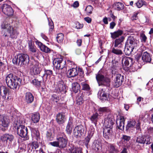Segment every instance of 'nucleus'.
<instances>
[{
  "mask_svg": "<svg viewBox=\"0 0 153 153\" xmlns=\"http://www.w3.org/2000/svg\"><path fill=\"white\" fill-rule=\"evenodd\" d=\"M1 10L3 13L8 16H12L13 13L12 8L10 6L7 4H4L1 6Z\"/></svg>",
  "mask_w": 153,
  "mask_h": 153,
  "instance_id": "ddd939ff",
  "label": "nucleus"
},
{
  "mask_svg": "<svg viewBox=\"0 0 153 153\" xmlns=\"http://www.w3.org/2000/svg\"><path fill=\"white\" fill-rule=\"evenodd\" d=\"M1 27L3 29L1 31L2 34L5 39H7L9 36L12 39H16L19 34L17 30L7 21L2 22Z\"/></svg>",
  "mask_w": 153,
  "mask_h": 153,
  "instance_id": "f257e3e1",
  "label": "nucleus"
},
{
  "mask_svg": "<svg viewBox=\"0 0 153 153\" xmlns=\"http://www.w3.org/2000/svg\"><path fill=\"white\" fill-rule=\"evenodd\" d=\"M56 140V141L50 142L49 144L53 146L60 149H63L66 147L68 142V139L64 133L58 134L57 136Z\"/></svg>",
  "mask_w": 153,
  "mask_h": 153,
  "instance_id": "f03ea898",
  "label": "nucleus"
},
{
  "mask_svg": "<svg viewBox=\"0 0 153 153\" xmlns=\"http://www.w3.org/2000/svg\"><path fill=\"white\" fill-rule=\"evenodd\" d=\"M134 49V48L130 46L129 44L126 43L124 51L126 55L129 56Z\"/></svg>",
  "mask_w": 153,
  "mask_h": 153,
  "instance_id": "c85d7f7f",
  "label": "nucleus"
},
{
  "mask_svg": "<svg viewBox=\"0 0 153 153\" xmlns=\"http://www.w3.org/2000/svg\"><path fill=\"white\" fill-rule=\"evenodd\" d=\"M17 77L16 76L13 74H8L6 77L5 81L6 83L11 81L12 79H15Z\"/></svg>",
  "mask_w": 153,
  "mask_h": 153,
  "instance_id": "ea45409f",
  "label": "nucleus"
},
{
  "mask_svg": "<svg viewBox=\"0 0 153 153\" xmlns=\"http://www.w3.org/2000/svg\"><path fill=\"white\" fill-rule=\"evenodd\" d=\"M96 79L99 86L103 85L106 87L110 86V79L103 75L98 73L96 75Z\"/></svg>",
  "mask_w": 153,
  "mask_h": 153,
  "instance_id": "423d86ee",
  "label": "nucleus"
},
{
  "mask_svg": "<svg viewBox=\"0 0 153 153\" xmlns=\"http://www.w3.org/2000/svg\"><path fill=\"white\" fill-rule=\"evenodd\" d=\"M145 137L143 136H139L137 138L136 142L140 144H144Z\"/></svg>",
  "mask_w": 153,
  "mask_h": 153,
  "instance_id": "3c124183",
  "label": "nucleus"
},
{
  "mask_svg": "<svg viewBox=\"0 0 153 153\" xmlns=\"http://www.w3.org/2000/svg\"><path fill=\"white\" fill-rule=\"evenodd\" d=\"M79 6V3L78 1H75L73 4L72 5V6H73L74 7L76 8L77 7Z\"/></svg>",
  "mask_w": 153,
  "mask_h": 153,
  "instance_id": "338daca9",
  "label": "nucleus"
},
{
  "mask_svg": "<svg viewBox=\"0 0 153 153\" xmlns=\"http://www.w3.org/2000/svg\"><path fill=\"white\" fill-rule=\"evenodd\" d=\"M53 64L56 69H62L65 67V62L62 58H57L54 59Z\"/></svg>",
  "mask_w": 153,
  "mask_h": 153,
  "instance_id": "9d476101",
  "label": "nucleus"
},
{
  "mask_svg": "<svg viewBox=\"0 0 153 153\" xmlns=\"http://www.w3.org/2000/svg\"><path fill=\"white\" fill-rule=\"evenodd\" d=\"M111 70H112V74H115L117 71L118 67L117 64L116 63H113L111 65Z\"/></svg>",
  "mask_w": 153,
  "mask_h": 153,
  "instance_id": "a18cd8bd",
  "label": "nucleus"
},
{
  "mask_svg": "<svg viewBox=\"0 0 153 153\" xmlns=\"http://www.w3.org/2000/svg\"><path fill=\"white\" fill-rule=\"evenodd\" d=\"M138 14V12H136L134 13L133 16L131 17V19L132 20H136L137 19V15Z\"/></svg>",
  "mask_w": 153,
  "mask_h": 153,
  "instance_id": "052dcab7",
  "label": "nucleus"
},
{
  "mask_svg": "<svg viewBox=\"0 0 153 153\" xmlns=\"http://www.w3.org/2000/svg\"><path fill=\"white\" fill-rule=\"evenodd\" d=\"M102 143L98 140H94L92 144V149L96 152H98L101 150L102 147Z\"/></svg>",
  "mask_w": 153,
  "mask_h": 153,
  "instance_id": "4be33fe9",
  "label": "nucleus"
},
{
  "mask_svg": "<svg viewBox=\"0 0 153 153\" xmlns=\"http://www.w3.org/2000/svg\"><path fill=\"white\" fill-rule=\"evenodd\" d=\"M147 130L149 133L153 134V127L149 126L147 128Z\"/></svg>",
  "mask_w": 153,
  "mask_h": 153,
  "instance_id": "774afa93",
  "label": "nucleus"
},
{
  "mask_svg": "<svg viewBox=\"0 0 153 153\" xmlns=\"http://www.w3.org/2000/svg\"><path fill=\"white\" fill-rule=\"evenodd\" d=\"M64 35L62 33L58 34L56 37L57 42L59 43L62 42L64 39Z\"/></svg>",
  "mask_w": 153,
  "mask_h": 153,
  "instance_id": "8fccbe9b",
  "label": "nucleus"
},
{
  "mask_svg": "<svg viewBox=\"0 0 153 153\" xmlns=\"http://www.w3.org/2000/svg\"><path fill=\"white\" fill-rule=\"evenodd\" d=\"M52 74L53 71L52 70L45 69L44 74H43V76L44 77H45L46 79H47L48 78H50Z\"/></svg>",
  "mask_w": 153,
  "mask_h": 153,
  "instance_id": "58836bf2",
  "label": "nucleus"
},
{
  "mask_svg": "<svg viewBox=\"0 0 153 153\" xmlns=\"http://www.w3.org/2000/svg\"><path fill=\"white\" fill-rule=\"evenodd\" d=\"M1 139L3 142L6 143V145L9 146L14 140L15 137L12 134H5L1 136Z\"/></svg>",
  "mask_w": 153,
  "mask_h": 153,
  "instance_id": "1a4fd4ad",
  "label": "nucleus"
},
{
  "mask_svg": "<svg viewBox=\"0 0 153 153\" xmlns=\"http://www.w3.org/2000/svg\"><path fill=\"white\" fill-rule=\"evenodd\" d=\"M136 122L134 120H130L128 122L127 125L126 126V129L127 131H130L133 130L135 128Z\"/></svg>",
  "mask_w": 153,
  "mask_h": 153,
  "instance_id": "cd10ccee",
  "label": "nucleus"
},
{
  "mask_svg": "<svg viewBox=\"0 0 153 153\" xmlns=\"http://www.w3.org/2000/svg\"><path fill=\"white\" fill-rule=\"evenodd\" d=\"M116 79L114 81V86L116 87H119L122 84L123 81V76L119 74H116Z\"/></svg>",
  "mask_w": 153,
  "mask_h": 153,
  "instance_id": "aec40b11",
  "label": "nucleus"
},
{
  "mask_svg": "<svg viewBox=\"0 0 153 153\" xmlns=\"http://www.w3.org/2000/svg\"><path fill=\"white\" fill-rule=\"evenodd\" d=\"M22 81L21 79L19 77L12 79L11 81L6 83L8 87L10 88L14 89L19 87Z\"/></svg>",
  "mask_w": 153,
  "mask_h": 153,
  "instance_id": "f8f14e48",
  "label": "nucleus"
},
{
  "mask_svg": "<svg viewBox=\"0 0 153 153\" xmlns=\"http://www.w3.org/2000/svg\"><path fill=\"white\" fill-rule=\"evenodd\" d=\"M17 77L16 76L13 74H8L6 77L5 81L6 83L11 81L12 79H15Z\"/></svg>",
  "mask_w": 153,
  "mask_h": 153,
  "instance_id": "a19ab883",
  "label": "nucleus"
},
{
  "mask_svg": "<svg viewBox=\"0 0 153 153\" xmlns=\"http://www.w3.org/2000/svg\"><path fill=\"white\" fill-rule=\"evenodd\" d=\"M25 101L27 104L32 103L34 99L33 95L30 92H27L25 94Z\"/></svg>",
  "mask_w": 153,
  "mask_h": 153,
  "instance_id": "b1692460",
  "label": "nucleus"
},
{
  "mask_svg": "<svg viewBox=\"0 0 153 153\" xmlns=\"http://www.w3.org/2000/svg\"><path fill=\"white\" fill-rule=\"evenodd\" d=\"M99 114L97 113H96L93 114L90 118V120L91 122L94 123L95 125L97 124L98 120V119Z\"/></svg>",
  "mask_w": 153,
  "mask_h": 153,
  "instance_id": "4c0bfd02",
  "label": "nucleus"
},
{
  "mask_svg": "<svg viewBox=\"0 0 153 153\" xmlns=\"http://www.w3.org/2000/svg\"><path fill=\"white\" fill-rule=\"evenodd\" d=\"M70 153H83L82 149L73 146L68 149Z\"/></svg>",
  "mask_w": 153,
  "mask_h": 153,
  "instance_id": "473e14b6",
  "label": "nucleus"
},
{
  "mask_svg": "<svg viewBox=\"0 0 153 153\" xmlns=\"http://www.w3.org/2000/svg\"><path fill=\"white\" fill-rule=\"evenodd\" d=\"M41 70L40 64L39 62H36L32 67L30 72L32 75H36L39 74Z\"/></svg>",
  "mask_w": 153,
  "mask_h": 153,
  "instance_id": "2eb2a0df",
  "label": "nucleus"
},
{
  "mask_svg": "<svg viewBox=\"0 0 153 153\" xmlns=\"http://www.w3.org/2000/svg\"><path fill=\"white\" fill-rule=\"evenodd\" d=\"M31 131L32 134L34 137H35L37 140L39 139L40 134L37 128H32L31 129Z\"/></svg>",
  "mask_w": 153,
  "mask_h": 153,
  "instance_id": "e433bc0d",
  "label": "nucleus"
},
{
  "mask_svg": "<svg viewBox=\"0 0 153 153\" xmlns=\"http://www.w3.org/2000/svg\"><path fill=\"white\" fill-rule=\"evenodd\" d=\"M30 61L29 56L27 54L20 53L15 56L13 59V64L25 66L28 64Z\"/></svg>",
  "mask_w": 153,
  "mask_h": 153,
  "instance_id": "20e7f679",
  "label": "nucleus"
},
{
  "mask_svg": "<svg viewBox=\"0 0 153 153\" xmlns=\"http://www.w3.org/2000/svg\"><path fill=\"white\" fill-rule=\"evenodd\" d=\"M36 45H38V47L40 48V50L46 53H50L51 50L47 46L43 45L42 42L38 41H36L35 42Z\"/></svg>",
  "mask_w": 153,
  "mask_h": 153,
  "instance_id": "6ab92c4d",
  "label": "nucleus"
},
{
  "mask_svg": "<svg viewBox=\"0 0 153 153\" xmlns=\"http://www.w3.org/2000/svg\"><path fill=\"white\" fill-rule=\"evenodd\" d=\"M113 7L118 10H121L124 8L123 4L121 2H117L115 3L113 5Z\"/></svg>",
  "mask_w": 153,
  "mask_h": 153,
  "instance_id": "c9c22d12",
  "label": "nucleus"
},
{
  "mask_svg": "<svg viewBox=\"0 0 153 153\" xmlns=\"http://www.w3.org/2000/svg\"><path fill=\"white\" fill-rule=\"evenodd\" d=\"M94 128L92 126H90L88 132V135L92 136L94 134Z\"/></svg>",
  "mask_w": 153,
  "mask_h": 153,
  "instance_id": "864d4df0",
  "label": "nucleus"
},
{
  "mask_svg": "<svg viewBox=\"0 0 153 153\" xmlns=\"http://www.w3.org/2000/svg\"><path fill=\"white\" fill-rule=\"evenodd\" d=\"M71 126H67L66 128V131L68 134H70L71 133Z\"/></svg>",
  "mask_w": 153,
  "mask_h": 153,
  "instance_id": "e2e57ef3",
  "label": "nucleus"
},
{
  "mask_svg": "<svg viewBox=\"0 0 153 153\" xmlns=\"http://www.w3.org/2000/svg\"><path fill=\"white\" fill-rule=\"evenodd\" d=\"M46 137L48 140H52L54 137L53 131L50 129L48 130L46 132Z\"/></svg>",
  "mask_w": 153,
  "mask_h": 153,
  "instance_id": "c756f323",
  "label": "nucleus"
},
{
  "mask_svg": "<svg viewBox=\"0 0 153 153\" xmlns=\"http://www.w3.org/2000/svg\"><path fill=\"white\" fill-rule=\"evenodd\" d=\"M48 25L50 27V30H52L54 28L53 22L51 19V21H50L48 18Z\"/></svg>",
  "mask_w": 153,
  "mask_h": 153,
  "instance_id": "13d9d810",
  "label": "nucleus"
},
{
  "mask_svg": "<svg viewBox=\"0 0 153 153\" xmlns=\"http://www.w3.org/2000/svg\"><path fill=\"white\" fill-rule=\"evenodd\" d=\"M138 41L131 36L128 37L126 43L129 44V45L133 48H136L137 44Z\"/></svg>",
  "mask_w": 153,
  "mask_h": 153,
  "instance_id": "f3484780",
  "label": "nucleus"
},
{
  "mask_svg": "<svg viewBox=\"0 0 153 153\" xmlns=\"http://www.w3.org/2000/svg\"><path fill=\"white\" fill-rule=\"evenodd\" d=\"M111 51L112 53L117 56H121L123 54L121 48H119L117 47H114L112 48Z\"/></svg>",
  "mask_w": 153,
  "mask_h": 153,
  "instance_id": "7c9ffc66",
  "label": "nucleus"
},
{
  "mask_svg": "<svg viewBox=\"0 0 153 153\" xmlns=\"http://www.w3.org/2000/svg\"><path fill=\"white\" fill-rule=\"evenodd\" d=\"M142 59L144 62H150L153 64V62L151 61V56L150 54L147 52H145L142 54Z\"/></svg>",
  "mask_w": 153,
  "mask_h": 153,
  "instance_id": "bb28decb",
  "label": "nucleus"
},
{
  "mask_svg": "<svg viewBox=\"0 0 153 153\" xmlns=\"http://www.w3.org/2000/svg\"><path fill=\"white\" fill-rule=\"evenodd\" d=\"M65 113L63 112H60L56 116V120L59 124L63 123L65 121Z\"/></svg>",
  "mask_w": 153,
  "mask_h": 153,
  "instance_id": "412c9836",
  "label": "nucleus"
},
{
  "mask_svg": "<svg viewBox=\"0 0 153 153\" xmlns=\"http://www.w3.org/2000/svg\"><path fill=\"white\" fill-rule=\"evenodd\" d=\"M43 81V76H38L37 77L31 81V83L36 87H39L42 81Z\"/></svg>",
  "mask_w": 153,
  "mask_h": 153,
  "instance_id": "a878e982",
  "label": "nucleus"
},
{
  "mask_svg": "<svg viewBox=\"0 0 153 153\" xmlns=\"http://www.w3.org/2000/svg\"><path fill=\"white\" fill-rule=\"evenodd\" d=\"M136 4L138 7L140 8L143 5L146 6L147 3L143 0H138V1L136 3Z\"/></svg>",
  "mask_w": 153,
  "mask_h": 153,
  "instance_id": "de8ad7c7",
  "label": "nucleus"
},
{
  "mask_svg": "<svg viewBox=\"0 0 153 153\" xmlns=\"http://www.w3.org/2000/svg\"><path fill=\"white\" fill-rule=\"evenodd\" d=\"M42 38L47 42H49V40L47 37L43 33H41L40 34Z\"/></svg>",
  "mask_w": 153,
  "mask_h": 153,
  "instance_id": "680f3d73",
  "label": "nucleus"
},
{
  "mask_svg": "<svg viewBox=\"0 0 153 153\" xmlns=\"http://www.w3.org/2000/svg\"><path fill=\"white\" fill-rule=\"evenodd\" d=\"M25 121L23 120L20 121L19 120V126H16L15 127L17 131V133L20 137L24 138L25 140H27L29 139V137L27 135L28 129L25 126L22 125Z\"/></svg>",
  "mask_w": 153,
  "mask_h": 153,
  "instance_id": "39448f33",
  "label": "nucleus"
},
{
  "mask_svg": "<svg viewBox=\"0 0 153 153\" xmlns=\"http://www.w3.org/2000/svg\"><path fill=\"white\" fill-rule=\"evenodd\" d=\"M82 89L83 90L89 91L90 90V88L89 85L85 82L81 83Z\"/></svg>",
  "mask_w": 153,
  "mask_h": 153,
  "instance_id": "c03bdc74",
  "label": "nucleus"
},
{
  "mask_svg": "<svg viewBox=\"0 0 153 153\" xmlns=\"http://www.w3.org/2000/svg\"><path fill=\"white\" fill-rule=\"evenodd\" d=\"M0 93L2 98L6 101L10 100V89L6 87L2 86L0 87Z\"/></svg>",
  "mask_w": 153,
  "mask_h": 153,
  "instance_id": "0eeeda50",
  "label": "nucleus"
},
{
  "mask_svg": "<svg viewBox=\"0 0 153 153\" xmlns=\"http://www.w3.org/2000/svg\"><path fill=\"white\" fill-rule=\"evenodd\" d=\"M83 96L82 95L80 96H79L77 98L76 102L77 105H81L83 103L84 100L83 99Z\"/></svg>",
  "mask_w": 153,
  "mask_h": 153,
  "instance_id": "09e8293b",
  "label": "nucleus"
},
{
  "mask_svg": "<svg viewBox=\"0 0 153 153\" xmlns=\"http://www.w3.org/2000/svg\"><path fill=\"white\" fill-rule=\"evenodd\" d=\"M140 38L142 42L144 43L146 42L147 39V37L144 33H140Z\"/></svg>",
  "mask_w": 153,
  "mask_h": 153,
  "instance_id": "5fc2aeb1",
  "label": "nucleus"
},
{
  "mask_svg": "<svg viewBox=\"0 0 153 153\" xmlns=\"http://www.w3.org/2000/svg\"><path fill=\"white\" fill-rule=\"evenodd\" d=\"M151 137L149 135L146 136L144 138V143H146V144H149L151 142H150Z\"/></svg>",
  "mask_w": 153,
  "mask_h": 153,
  "instance_id": "6e6d98bb",
  "label": "nucleus"
},
{
  "mask_svg": "<svg viewBox=\"0 0 153 153\" xmlns=\"http://www.w3.org/2000/svg\"><path fill=\"white\" fill-rule=\"evenodd\" d=\"M40 118V115L39 113H35L32 115L31 120L34 123L38 122Z\"/></svg>",
  "mask_w": 153,
  "mask_h": 153,
  "instance_id": "f704fd0d",
  "label": "nucleus"
},
{
  "mask_svg": "<svg viewBox=\"0 0 153 153\" xmlns=\"http://www.w3.org/2000/svg\"><path fill=\"white\" fill-rule=\"evenodd\" d=\"M83 132L84 130L82 126H77L74 130V136L77 138L80 137L83 134Z\"/></svg>",
  "mask_w": 153,
  "mask_h": 153,
  "instance_id": "dca6fc26",
  "label": "nucleus"
},
{
  "mask_svg": "<svg viewBox=\"0 0 153 153\" xmlns=\"http://www.w3.org/2000/svg\"><path fill=\"white\" fill-rule=\"evenodd\" d=\"M10 124V120L7 117L4 115H0V126L7 128Z\"/></svg>",
  "mask_w": 153,
  "mask_h": 153,
  "instance_id": "4468645a",
  "label": "nucleus"
},
{
  "mask_svg": "<svg viewBox=\"0 0 153 153\" xmlns=\"http://www.w3.org/2000/svg\"><path fill=\"white\" fill-rule=\"evenodd\" d=\"M108 87L106 86L99 91L98 95L101 100L105 101L108 100L109 97V95L107 93V91L108 89L107 88Z\"/></svg>",
  "mask_w": 153,
  "mask_h": 153,
  "instance_id": "9b49d317",
  "label": "nucleus"
},
{
  "mask_svg": "<svg viewBox=\"0 0 153 153\" xmlns=\"http://www.w3.org/2000/svg\"><path fill=\"white\" fill-rule=\"evenodd\" d=\"M125 37L123 36H122L116 39L114 41V47H117L119 48H123V41Z\"/></svg>",
  "mask_w": 153,
  "mask_h": 153,
  "instance_id": "a211bd4d",
  "label": "nucleus"
},
{
  "mask_svg": "<svg viewBox=\"0 0 153 153\" xmlns=\"http://www.w3.org/2000/svg\"><path fill=\"white\" fill-rule=\"evenodd\" d=\"M78 73V70L77 67L73 68L68 70L67 73V75L68 77H74L77 76Z\"/></svg>",
  "mask_w": 153,
  "mask_h": 153,
  "instance_id": "5701e85b",
  "label": "nucleus"
},
{
  "mask_svg": "<svg viewBox=\"0 0 153 153\" xmlns=\"http://www.w3.org/2000/svg\"><path fill=\"white\" fill-rule=\"evenodd\" d=\"M29 46L30 51L33 53L36 52L37 49L35 46H34L32 43L29 44Z\"/></svg>",
  "mask_w": 153,
  "mask_h": 153,
  "instance_id": "603ef678",
  "label": "nucleus"
},
{
  "mask_svg": "<svg viewBox=\"0 0 153 153\" xmlns=\"http://www.w3.org/2000/svg\"><path fill=\"white\" fill-rule=\"evenodd\" d=\"M125 121V119L123 116L120 117V119L117 120L116 124L117 126L119 129L121 130H123L124 129Z\"/></svg>",
  "mask_w": 153,
  "mask_h": 153,
  "instance_id": "393cba45",
  "label": "nucleus"
},
{
  "mask_svg": "<svg viewBox=\"0 0 153 153\" xmlns=\"http://www.w3.org/2000/svg\"><path fill=\"white\" fill-rule=\"evenodd\" d=\"M60 86H62V88H59V91H63L64 92H66V91L65 90V89H66L65 86L64 85H62L61 84H60Z\"/></svg>",
  "mask_w": 153,
  "mask_h": 153,
  "instance_id": "0e129e2a",
  "label": "nucleus"
},
{
  "mask_svg": "<svg viewBox=\"0 0 153 153\" xmlns=\"http://www.w3.org/2000/svg\"><path fill=\"white\" fill-rule=\"evenodd\" d=\"M93 9V7L91 5L87 6L85 9L87 15H90L92 13V12Z\"/></svg>",
  "mask_w": 153,
  "mask_h": 153,
  "instance_id": "37998d69",
  "label": "nucleus"
},
{
  "mask_svg": "<svg viewBox=\"0 0 153 153\" xmlns=\"http://www.w3.org/2000/svg\"><path fill=\"white\" fill-rule=\"evenodd\" d=\"M110 153H114L117 152V149L113 144H111L109 148Z\"/></svg>",
  "mask_w": 153,
  "mask_h": 153,
  "instance_id": "49530a36",
  "label": "nucleus"
},
{
  "mask_svg": "<svg viewBox=\"0 0 153 153\" xmlns=\"http://www.w3.org/2000/svg\"><path fill=\"white\" fill-rule=\"evenodd\" d=\"M97 110L98 112H99L100 115L102 113L108 112L110 111L109 108L108 107H100Z\"/></svg>",
  "mask_w": 153,
  "mask_h": 153,
  "instance_id": "79ce46f5",
  "label": "nucleus"
},
{
  "mask_svg": "<svg viewBox=\"0 0 153 153\" xmlns=\"http://www.w3.org/2000/svg\"><path fill=\"white\" fill-rule=\"evenodd\" d=\"M116 25V24L114 22H111L110 24V28L111 29H113Z\"/></svg>",
  "mask_w": 153,
  "mask_h": 153,
  "instance_id": "69168bd1",
  "label": "nucleus"
},
{
  "mask_svg": "<svg viewBox=\"0 0 153 153\" xmlns=\"http://www.w3.org/2000/svg\"><path fill=\"white\" fill-rule=\"evenodd\" d=\"M122 138L124 141L127 142L129 141L131 139V137L126 135H123Z\"/></svg>",
  "mask_w": 153,
  "mask_h": 153,
  "instance_id": "4d7b16f0",
  "label": "nucleus"
},
{
  "mask_svg": "<svg viewBox=\"0 0 153 153\" xmlns=\"http://www.w3.org/2000/svg\"><path fill=\"white\" fill-rule=\"evenodd\" d=\"M123 33V31L121 30H118L116 31L113 33H111V37L113 39H115L121 36Z\"/></svg>",
  "mask_w": 153,
  "mask_h": 153,
  "instance_id": "2f4dec72",
  "label": "nucleus"
},
{
  "mask_svg": "<svg viewBox=\"0 0 153 153\" xmlns=\"http://www.w3.org/2000/svg\"><path fill=\"white\" fill-rule=\"evenodd\" d=\"M92 136H91L89 135H88L85 138V144L87 146L88 145L91 137Z\"/></svg>",
  "mask_w": 153,
  "mask_h": 153,
  "instance_id": "bf43d9fd",
  "label": "nucleus"
},
{
  "mask_svg": "<svg viewBox=\"0 0 153 153\" xmlns=\"http://www.w3.org/2000/svg\"><path fill=\"white\" fill-rule=\"evenodd\" d=\"M122 63L123 69L126 71H128L133 64V59L124 56L122 58Z\"/></svg>",
  "mask_w": 153,
  "mask_h": 153,
  "instance_id": "6e6552de",
  "label": "nucleus"
},
{
  "mask_svg": "<svg viewBox=\"0 0 153 153\" xmlns=\"http://www.w3.org/2000/svg\"><path fill=\"white\" fill-rule=\"evenodd\" d=\"M114 124L112 118L107 117L105 119L103 130V136L105 138L108 139L111 137Z\"/></svg>",
  "mask_w": 153,
  "mask_h": 153,
  "instance_id": "7ed1b4c3",
  "label": "nucleus"
},
{
  "mask_svg": "<svg viewBox=\"0 0 153 153\" xmlns=\"http://www.w3.org/2000/svg\"><path fill=\"white\" fill-rule=\"evenodd\" d=\"M72 91L75 93H77L80 89V86L77 82H74L72 85Z\"/></svg>",
  "mask_w": 153,
  "mask_h": 153,
  "instance_id": "72a5a7b5",
  "label": "nucleus"
}]
</instances>
